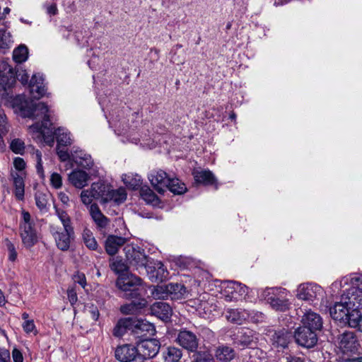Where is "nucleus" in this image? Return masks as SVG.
Listing matches in <instances>:
<instances>
[{
  "instance_id": "6ab92c4d",
  "label": "nucleus",
  "mask_w": 362,
  "mask_h": 362,
  "mask_svg": "<svg viewBox=\"0 0 362 362\" xmlns=\"http://www.w3.org/2000/svg\"><path fill=\"white\" fill-rule=\"evenodd\" d=\"M339 348L344 354L355 353L358 351L359 343L356 334L352 332L346 331L337 338Z\"/></svg>"
},
{
  "instance_id": "473e14b6",
  "label": "nucleus",
  "mask_w": 362,
  "mask_h": 362,
  "mask_svg": "<svg viewBox=\"0 0 362 362\" xmlns=\"http://www.w3.org/2000/svg\"><path fill=\"white\" fill-rule=\"evenodd\" d=\"M214 356L219 362H231L236 357V352L229 346L221 345L215 349Z\"/></svg>"
},
{
  "instance_id": "4468645a",
  "label": "nucleus",
  "mask_w": 362,
  "mask_h": 362,
  "mask_svg": "<svg viewBox=\"0 0 362 362\" xmlns=\"http://www.w3.org/2000/svg\"><path fill=\"white\" fill-rule=\"evenodd\" d=\"M230 338L233 344L240 349L251 348L256 344L254 332L245 327L236 329L230 335Z\"/></svg>"
},
{
  "instance_id": "4c0bfd02",
  "label": "nucleus",
  "mask_w": 362,
  "mask_h": 362,
  "mask_svg": "<svg viewBox=\"0 0 362 362\" xmlns=\"http://www.w3.org/2000/svg\"><path fill=\"white\" fill-rule=\"evenodd\" d=\"M3 99L6 100L8 103L9 105L12 107L14 112L23 117V95H17L15 97L12 95H9L8 93V95L2 98Z\"/></svg>"
},
{
  "instance_id": "69168bd1",
  "label": "nucleus",
  "mask_w": 362,
  "mask_h": 362,
  "mask_svg": "<svg viewBox=\"0 0 362 362\" xmlns=\"http://www.w3.org/2000/svg\"><path fill=\"white\" fill-rule=\"evenodd\" d=\"M88 312L89 313L91 318L94 321H97L98 320L99 316H100V313H99L98 308L96 305L91 304L88 308Z\"/></svg>"
},
{
  "instance_id": "603ef678",
  "label": "nucleus",
  "mask_w": 362,
  "mask_h": 362,
  "mask_svg": "<svg viewBox=\"0 0 362 362\" xmlns=\"http://www.w3.org/2000/svg\"><path fill=\"white\" fill-rule=\"evenodd\" d=\"M348 325L351 327L356 328L362 332V313L361 311L353 315Z\"/></svg>"
},
{
  "instance_id": "412c9836",
  "label": "nucleus",
  "mask_w": 362,
  "mask_h": 362,
  "mask_svg": "<svg viewBox=\"0 0 362 362\" xmlns=\"http://www.w3.org/2000/svg\"><path fill=\"white\" fill-rule=\"evenodd\" d=\"M31 98L39 100L47 95V87L45 83V77L42 74H34L28 83Z\"/></svg>"
},
{
  "instance_id": "f704fd0d",
  "label": "nucleus",
  "mask_w": 362,
  "mask_h": 362,
  "mask_svg": "<svg viewBox=\"0 0 362 362\" xmlns=\"http://www.w3.org/2000/svg\"><path fill=\"white\" fill-rule=\"evenodd\" d=\"M247 317H248V314H247L246 309H228L226 312V318L232 323L242 325L246 322Z\"/></svg>"
},
{
  "instance_id": "6e6d98bb",
  "label": "nucleus",
  "mask_w": 362,
  "mask_h": 362,
  "mask_svg": "<svg viewBox=\"0 0 362 362\" xmlns=\"http://www.w3.org/2000/svg\"><path fill=\"white\" fill-rule=\"evenodd\" d=\"M0 131L3 132H8V120L4 110L0 105Z\"/></svg>"
},
{
  "instance_id": "5701e85b",
  "label": "nucleus",
  "mask_w": 362,
  "mask_h": 362,
  "mask_svg": "<svg viewBox=\"0 0 362 362\" xmlns=\"http://www.w3.org/2000/svg\"><path fill=\"white\" fill-rule=\"evenodd\" d=\"M148 178L158 193L163 194L165 192L170 177L165 171L163 170H152L148 174Z\"/></svg>"
},
{
  "instance_id": "39448f33",
  "label": "nucleus",
  "mask_w": 362,
  "mask_h": 362,
  "mask_svg": "<svg viewBox=\"0 0 362 362\" xmlns=\"http://www.w3.org/2000/svg\"><path fill=\"white\" fill-rule=\"evenodd\" d=\"M288 296V291L282 287H267L262 293V298L272 310L281 313L291 308V303Z\"/></svg>"
},
{
  "instance_id": "c03bdc74",
  "label": "nucleus",
  "mask_w": 362,
  "mask_h": 362,
  "mask_svg": "<svg viewBox=\"0 0 362 362\" xmlns=\"http://www.w3.org/2000/svg\"><path fill=\"white\" fill-rule=\"evenodd\" d=\"M110 267L112 272H129V266L120 257H112Z\"/></svg>"
},
{
  "instance_id": "9b49d317",
  "label": "nucleus",
  "mask_w": 362,
  "mask_h": 362,
  "mask_svg": "<svg viewBox=\"0 0 362 362\" xmlns=\"http://www.w3.org/2000/svg\"><path fill=\"white\" fill-rule=\"evenodd\" d=\"M9 180L14 187L16 198L20 201L23 200V158H14Z\"/></svg>"
},
{
  "instance_id": "c85d7f7f",
  "label": "nucleus",
  "mask_w": 362,
  "mask_h": 362,
  "mask_svg": "<svg viewBox=\"0 0 362 362\" xmlns=\"http://www.w3.org/2000/svg\"><path fill=\"white\" fill-rule=\"evenodd\" d=\"M195 182L204 185H213L217 189L218 184L214 173L209 170H202L193 172Z\"/></svg>"
},
{
  "instance_id": "49530a36",
  "label": "nucleus",
  "mask_w": 362,
  "mask_h": 362,
  "mask_svg": "<svg viewBox=\"0 0 362 362\" xmlns=\"http://www.w3.org/2000/svg\"><path fill=\"white\" fill-rule=\"evenodd\" d=\"M12 43L11 35L5 29H0V49L2 53H6V50L10 48Z\"/></svg>"
},
{
  "instance_id": "a211bd4d",
  "label": "nucleus",
  "mask_w": 362,
  "mask_h": 362,
  "mask_svg": "<svg viewBox=\"0 0 362 362\" xmlns=\"http://www.w3.org/2000/svg\"><path fill=\"white\" fill-rule=\"evenodd\" d=\"M115 357L120 362H140L136 346L125 344L118 346L115 350Z\"/></svg>"
},
{
  "instance_id": "1a4fd4ad",
  "label": "nucleus",
  "mask_w": 362,
  "mask_h": 362,
  "mask_svg": "<svg viewBox=\"0 0 362 362\" xmlns=\"http://www.w3.org/2000/svg\"><path fill=\"white\" fill-rule=\"evenodd\" d=\"M16 83V73L5 61L0 63V96L4 98L8 95V91Z\"/></svg>"
},
{
  "instance_id": "393cba45",
  "label": "nucleus",
  "mask_w": 362,
  "mask_h": 362,
  "mask_svg": "<svg viewBox=\"0 0 362 362\" xmlns=\"http://www.w3.org/2000/svg\"><path fill=\"white\" fill-rule=\"evenodd\" d=\"M57 247L62 250L66 251L70 247L71 240L74 239V228H70V230L67 228H63V230H52Z\"/></svg>"
},
{
  "instance_id": "c756f323",
  "label": "nucleus",
  "mask_w": 362,
  "mask_h": 362,
  "mask_svg": "<svg viewBox=\"0 0 362 362\" xmlns=\"http://www.w3.org/2000/svg\"><path fill=\"white\" fill-rule=\"evenodd\" d=\"M127 241V238L115 235H109L105 242V248L107 253L110 255H115L119 249L123 246Z\"/></svg>"
},
{
  "instance_id": "e2e57ef3",
  "label": "nucleus",
  "mask_w": 362,
  "mask_h": 362,
  "mask_svg": "<svg viewBox=\"0 0 362 362\" xmlns=\"http://www.w3.org/2000/svg\"><path fill=\"white\" fill-rule=\"evenodd\" d=\"M63 147H56V152L61 161H66L71 159V156L69 155L66 150L62 148Z\"/></svg>"
},
{
  "instance_id": "37998d69",
  "label": "nucleus",
  "mask_w": 362,
  "mask_h": 362,
  "mask_svg": "<svg viewBox=\"0 0 362 362\" xmlns=\"http://www.w3.org/2000/svg\"><path fill=\"white\" fill-rule=\"evenodd\" d=\"M82 236L83 243L88 248L92 250H97L98 245L90 230L87 228L84 229Z\"/></svg>"
},
{
  "instance_id": "72a5a7b5",
  "label": "nucleus",
  "mask_w": 362,
  "mask_h": 362,
  "mask_svg": "<svg viewBox=\"0 0 362 362\" xmlns=\"http://www.w3.org/2000/svg\"><path fill=\"white\" fill-rule=\"evenodd\" d=\"M88 179V174L82 170H74L69 175L70 182L79 189L87 185Z\"/></svg>"
},
{
  "instance_id": "58836bf2",
  "label": "nucleus",
  "mask_w": 362,
  "mask_h": 362,
  "mask_svg": "<svg viewBox=\"0 0 362 362\" xmlns=\"http://www.w3.org/2000/svg\"><path fill=\"white\" fill-rule=\"evenodd\" d=\"M166 189H168L175 194H182L187 190L185 185L177 177L169 178V183H168V187H166Z\"/></svg>"
},
{
  "instance_id": "ddd939ff",
  "label": "nucleus",
  "mask_w": 362,
  "mask_h": 362,
  "mask_svg": "<svg viewBox=\"0 0 362 362\" xmlns=\"http://www.w3.org/2000/svg\"><path fill=\"white\" fill-rule=\"evenodd\" d=\"M136 349L141 358L140 362H145L157 356L160 349V342L156 339L148 338L137 341Z\"/></svg>"
},
{
  "instance_id": "20e7f679",
  "label": "nucleus",
  "mask_w": 362,
  "mask_h": 362,
  "mask_svg": "<svg viewBox=\"0 0 362 362\" xmlns=\"http://www.w3.org/2000/svg\"><path fill=\"white\" fill-rule=\"evenodd\" d=\"M128 263L136 269H146V272H168L160 261L154 260L146 256L140 247L127 245L124 247Z\"/></svg>"
},
{
  "instance_id": "a18cd8bd",
  "label": "nucleus",
  "mask_w": 362,
  "mask_h": 362,
  "mask_svg": "<svg viewBox=\"0 0 362 362\" xmlns=\"http://www.w3.org/2000/svg\"><path fill=\"white\" fill-rule=\"evenodd\" d=\"M247 314H248V317H247L246 322H248L258 324L265 322L267 319L266 315L260 311L247 310Z\"/></svg>"
},
{
  "instance_id": "680f3d73",
  "label": "nucleus",
  "mask_w": 362,
  "mask_h": 362,
  "mask_svg": "<svg viewBox=\"0 0 362 362\" xmlns=\"http://www.w3.org/2000/svg\"><path fill=\"white\" fill-rule=\"evenodd\" d=\"M13 59L17 64L23 62V45H19L13 52Z\"/></svg>"
},
{
  "instance_id": "423d86ee",
  "label": "nucleus",
  "mask_w": 362,
  "mask_h": 362,
  "mask_svg": "<svg viewBox=\"0 0 362 362\" xmlns=\"http://www.w3.org/2000/svg\"><path fill=\"white\" fill-rule=\"evenodd\" d=\"M57 141V146L67 147L72 144L71 132L65 127H60L55 129L53 125L48 128L44 127V130L35 140L36 142L45 143L46 145L52 147L54 144V139Z\"/></svg>"
},
{
  "instance_id": "0eeeda50",
  "label": "nucleus",
  "mask_w": 362,
  "mask_h": 362,
  "mask_svg": "<svg viewBox=\"0 0 362 362\" xmlns=\"http://www.w3.org/2000/svg\"><path fill=\"white\" fill-rule=\"evenodd\" d=\"M93 193L91 188L84 189L81 193V200L86 206H89L88 211L90 216L96 226V228L100 231H105L110 223V218L105 216L100 209L96 203H92L93 199Z\"/></svg>"
},
{
  "instance_id": "a878e982",
  "label": "nucleus",
  "mask_w": 362,
  "mask_h": 362,
  "mask_svg": "<svg viewBox=\"0 0 362 362\" xmlns=\"http://www.w3.org/2000/svg\"><path fill=\"white\" fill-rule=\"evenodd\" d=\"M150 312L152 315L165 322L170 320L173 314L170 305L163 301L153 303L150 307Z\"/></svg>"
},
{
  "instance_id": "052dcab7",
  "label": "nucleus",
  "mask_w": 362,
  "mask_h": 362,
  "mask_svg": "<svg viewBox=\"0 0 362 362\" xmlns=\"http://www.w3.org/2000/svg\"><path fill=\"white\" fill-rule=\"evenodd\" d=\"M67 297L71 305H74L78 301L77 293L75 286L67 289Z\"/></svg>"
},
{
  "instance_id": "09e8293b",
  "label": "nucleus",
  "mask_w": 362,
  "mask_h": 362,
  "mask_svg": "<svg viewBox=\"0 0 362 362\" xmlns=\"http://www.w3.org/2000/svg\"><path fill=\"white\" fill-rule=\"evenodd\" d=\"M122 321L124 322V325L127 329V332H130L131 334H134L135 329H136L137 325L140 323V320L137 319L135 317H128L122 318Z\"/></svg>"
},
{
  "instance_id": "aec40b11",
  "label": "nucleus",
  "mask_w": 362,
  "mask_h": 362,
  "mask_svg": "<svg viewBox=\"0 0 362 362\" xmlns=\"http://www.w3.org/2000/svg\"><path fill=\"white\" fill-rule=\"evenodd\" d=\"M352 313H354L345 305L341 297L340 301L335 302L329 308V314L332 319L344 325H349Z\"/></svg>"
},
{
  "instance_id": "f3484780",
  "label": "nucleus",
  "mask_w": 362,
  "mask_h": 362,
  "mask_svg": "<svg viewBox=\"0 0 362 362\" xmlns=\"http://www.w3.org/2000/svg\"><path fill=\"white\" fill-rule=\"evenodd\" d=\"M323 319L320 315L309 310L301 317L299 326L320 334L323 330Z\"/></svg>"
},
{
  "instance_id": "c9c22d12",
  "label": "nucleus",
  "mask_w": 362,
  "mask_h": 362,
  "mask_svg": "<svg viewBox=\"0 0 362 362\" xmlns=\"http://www.w3.org/2000/svg\"><path fill=\"white\" fill-rule=\"evenodd\" d=\"M161 351L165 362H179L182 356V351L174 346L165 347Z\"/></svg>"
},
{
  "instance_id": "13d9d810",
  "label": "nucleus",
  "mask_w": 362,
  "mask_h": 362,
  "mask_svg": "<svg viewBox=\"0 0 362 362\" xmlns=\"http://www.w3.org/2000/svg\"><path fill=\"white\" fill-rule=\"evenodd\" d=\"M72 279L74 281V284H78L82 288H85L86 286V279L84 273H76L73 275Z\"/></svg>"
},
{
  "instance_id": "8fccbe9b",
  "label": "nucleus",
  "mask_w": 362,
  "mask_h": 362,
  "mask_svg": "<svg viewBox=\"0 0 362 362\" xmlns=\"http://www.w3.org/2000/svg\"><path fill=\"white\" fill-rule=\"evenodd\" d=\"M24 332H26V334H33L35 336L38 333L34 321L33 320H28V314L26 313H24Z\"/></svg>"
},
{
  "instance_id": "864d4df0",
  "label": "nucleus",
  "mask_w": 362,
  "mask_h": 362,
  "mask_svg": "<svg viewBox=\"0 0 362 362\" xmlns=\"http://www.w3.org/2000/svg\"><path fill=\"white\" fill-rule=\"evenodd\" d=\"M85 35H83L82 32H76L75 39L77 45L81 47H84L88 45V39L90 38L89 33L85 31Z\"/></svg>"
},
{
  "instance_id": "4be33fe9",
  "label": "nucleus",
  "mask_w": 362,
  "mask_h": 362,
  "mask_svg": "<svg viewBox=\"0 0 362 362\" xmlns=\"http://www.w3.org/2000/svg\"><path fill=\"white\" fill-rule=\"evenodd\" d=\"M322 292V287L317 284L313 283L302 284L297 288L296 297L299 300L313 301Z\"/></svg>"
},
{
  "instance_id": "3c124183",
  "label": "nucleus",
  "mask_w": 362,
  "mask_h": 362,
  "mask_svg": "<svg viewBox=\"0 0 362 362\" xmlns=\"http://www.w3.org/2000/svg\"><path fill=\"white\" fill-rule=\"evenodd\" d=\"M124 182L128 187L133 190H136L142 187L141 176L137 175L134 177H128L127 178L124 179Z\"/></svg>"
},
{
  "instance_id": "bb28decb",
  "label": "nucleus",
  "mask_w": 362,
  "mask_h": 362,
  "mask_svg": "<svg viewBox=\"0 0 362 362\" xmlns=\"http://www.w3.org/2000/svg\"><path fill=\"white\" fill-rule=\"evenodd\" d=\"M177 268L182 270L200 269L206 272L205 264L200 261H197L189 257L180 256L175 257L173 260Z\"/></svg>"
},
{
  "instance_id": "5fc2aeb1",
  "label": "nucleus",
  "mask_w": 362,
  "mask_h": 362,
  "mask_svg": "<svg viewBox=\"0 0 362 362\" xmlns=\"http://www.w3.org/2000/svg\"><path fill=\"white\" fill-rule=\"evenodd\" d=\"M124 322L122 319L119 320L115 327L113 329L112 334L116 337H121L127 333V329L124 325Z\"/></svg>"
},
{
  "instance_id": "e433bc0d",
  "label": "nucleus",
  "mask_w": 362,
  "mask_h": 362,
  "mask_svg": "<svg viewBox=\"0 0 362 362\" xmlns=\"http://www.w3.org/2000/svg\"><path fill=\"white\" fill-rule=\"evenodd\" d=\"M127 194L125 188L119 187L117 189H110V193L107 197V203L113 202L115 205H119L125 202Z\"/></svg>"
},
{
  "instance_id": "338daca9",
  "label": "nucleus",
  "mask_w": 362,
  "mask_h": 362,
  "mask_svg": "<svg viewBox=\"0 0 362 362\" xmlns=\"http://www.w3.org/2000/svg\"><path fill=\"white\" fill-rule=\"evenodd\" d=\"M10 352L8 349L0 348V362H10Z\"/></svg>"
},
{
  "instance_id": "bf43d9fd",
  "label": "nucleus",
  "mask_w": 362,
  "mask_h": 362,
  "mask_svg": "<svg viewBox=\"0 0 362 362\" xmlns=\"http://www.w3.org/2000/svg\"><path fill=\"white\" fill-rule=\"evenodd\" d=\"M50 182L55 189L60 188L62 185V176L57 173H53L50 177Z\"/></svg>"
},
{
  "instance_id": "6e6552de",
  "label": "nucleus",
  "mask_w": 362,
  "mask_h": 362,
  "mask_svg": "<svg viewBox=\"0 0 362 362\" xmlns=\"http://www.w3.org/2000/svg\"><path fill=\"white\" fill-rule=\"evenodd\" d=\"M187 293L186 287L179 283H169L154 286L152 294L157 299L181 300Z\"/></svg>"
},
{
  "instance_id": "4d7b16f0",
  "label": "nucleus",
  "mask_w": 362,
  "mask_h": 362,
  "mask_svg": "<svg viewBox=\"0 0 362 362\" xmlns=\"http://www.w3.org/2000/svg\"><path fill=\"white\" fill-rule=\"evenodd\" d=\"M10 148L15 153L23 154L21 152L23 150V141L19 139H13L10 144Z\"/></svg>"
},
{
  "instance_id": "79ce46f5",
  "label": "nucleus",
  "mask_w": 362,
  "mask_h": 362,
  "mask_svg": "<svg viewBox=\"0 0 362 362\" xmlns=\"http://www.w3.org/2000/svg\"><path fill=\"white\" fill-rule=\"evenodd\" d=\"M35 204L39 210L46 213L49 210L47 194L37 191L35 194Z\"/></svg>"
},
{
  "instance_id": "2f4dec72",
  "label": "nucleus",
  "mask_w": 362,
  "mask_h": 362,
  "mask_svg": "<svg viewBox=\"0 0 362 362\" xmlns=\"http://www.w3.org/2000/svg\"><path fill=\"white\" fill-rule=\"evenodd\" d=\"M155 332L156 329L152 323L140 320V323L137 325L136 329H135L134 335L136 338L139 339V341H141L150 338Z\"/></svg>"
},
{
  "instance_id": "f257e3e1",
  "label": "nucleus",
  "mask_w": 362,
  "mask_h": 362,
  "mask_svg": "<svg viewBox=\"0 0 362 362\" xmlns=\"http://www.w3.org/2000/svg\"><path fill=\"white\" fill-rule=\"evenodd\" d=\"M116 287L124 292L123 298L131 300L121 305L120 312L124 315L136 314L147 305L144 298L145 291L140 288L142 279L134 273H117Z\"/></svg>"
},
{
  "instance_id": "2eb2a0df",
  "label": "nucleus",
  "mask_w": 362,
  "mask_h": 362,
  "mask_svg": "<svg viewBox=\"0 0 362 362\" xmlns=\"http://www.w3.org/2000/svg\"><path fill=\"white\" fill-rule=\"evenodd\" d=\"M175 341L180 346L189 352L193 353L199 347V339L197 335L186 328L179 330Z\"/></svg>"
},
{
  "instance_id": "de8ad7c7",
  "label": "nucleus",
  "mask_w": 362,
  "mask_h": 362,
  "mask_svg": "<svg viewBox=\"0 0 362 362\" xmlns=\"http://www.w3.org/2000/svg\"><path fill=\"white\" fill-rule=\"evenodd\" d=\"M55 214L60 220L61 223L63 225V228H73L71 226V221L70 216L68 215L66 211L63 209L57 208L56 206H54Z\"/></svg>"
},
{
  "instance_id": "9d476101",
  "label": "nucleus",
  "mask_w": 362,
  "mask_h": 362,
  "mask_svg": "<svg viewBox=\"0 0 362 362\" xmlns=\"http://www.w3.org/2000/svg\"><path fill=\"white\" fill-rule=\"evenodd\" d=\"M320 334L298 326L293 332V338L296 344L302 348L311 349L315 348L318 342Z\"/></svg>"
},
{
  "instance_id": "7ed1b4c3",
  "label": "nucleus",
  "mask_w": 362,
  "mask_h": 362,
  "mask_svg": "<svg viewBox=\"0 0 362 362\" xmlns=\"http://www.w3.org/2000/svg\"><path fill=\"white\" fill-rule=\"evenodd\" d=\"M48 111V106L45 103L28 101L24 98V117L40 120L29 127V132L34 140L42 134L45 127L52 126Z\"/></svg>"
},
{
  "instance_id": "dca6fc26",
  "label": "nucleus",
  "mask_w": 362,
  "mask_h": 362,
  "mask_svg": "<svg viewBox=\"0 0 362 362\" xmlns=\"http://www.w3.org/2000/svg\"><path fill=\"white\" fill-rule=\"evenodd\" d=\"M344 303L351 312L354 313H358L362 309V288L358 287H352L341 296Z\"/></svg>"
},
{
  "instance_id": "b1692460",
  "label": "nucleus",
  "mask_w": 362,
  "mask_h": 362,
  "mask_svg": "<svg viewBox=\"0 0 362 362\" xmlns=\"http://www.w3.org/2000/svg\"><path fill=\"white\" fill-rule=\"evenodd\" d=\"M292 337L293 335H292L291 331L288 329L281 328L274 332L270 340L274 348L285 349L288 348Z\"/></svg>"
},
{
  "instance_id": "7c9ffc66",
  "label": "nucleus",
  "mask_w": 362,
  "mask_h": 362,
  "mask_svg": "<svg viewBox=\"0 0 362 362\" xmlns=\"http://www.w3.org/2000/svg\"><path fill=\"white\" fill-rule=\"evenodd\" d=\"M71 160L78 165L86 170H93L94 162L90 155L83 151H75L71 154Z\"/></svg>"
},
{
  "instance_id": "cd10ccee",
  "label": "nucleus",
  "mask_w": 362,
  "mask_h": 362,
  "mask_svg": "<svg viewBox=\"0 0 362 362\" xmlns=\"http://www.w3.org/2000/svg\"><path fill=\"white\" fill-rule=\"evenodd\" d=\"M110 187L111 185L104 181H98L92 183L90 188L93 193L94 199H100L102 204H107Z\"/></svg>"
},
{
  "instance_id": "0e129e2a",
  "label": "nucleus",
  "mask_w": 362,
  "mask_h": 362,
  "mask_svg": "<svg viewBox=\"0 0 362 362\" xmlns=\"http://www.w3.org/2000/svg\"><path fill=\"white\" fill-rule=\"evenodd\" d=\"M6 244L7 249L8 250L9 255H8V259L11 262H14L17 257V253L16 251V248L13 245V244L10 242L8 240H6Z\"/></svg>"
},
{
  "instance_id": "ea45409f",
  "label": "nucleus",
  "mask_w": 362,
  "mask_h": 362,
  "mask_svg": "<svg viewBox=\"0 0 362 362\" xmlns=\"http://www.w3.org/2000/svg\"><path fill=\"white\" fill-rule=\"evenodd\" d=\"M140 196L147 204H156L158 201V196L147 185L141 187Z\"/></svg>"
},
{
  "instance_id": "774afa93",
  "label": "nucleus",
  "mask_w": 362,
  "mask_h": 362,
  "mask_svg": "<svg viewBox=\"0 0 362 362\" xmlns=\"http://www.w3.org/2000/svg\"><path fill=\"white\" fill-rule=\"evenodd\" d=\"M285 362H305V358L304 357L288 354L285 357Z\"/></svg>"
},
{
  "instance_id": "f03ea898",
  "label": "nucleus",
  "mask_w": 362,
  "mask_h": 362,
  "mask_svg": "<svg viewBox=\"0 0 362 362\" xmlns=\"http://www.w3.org/2000/svg\"><path fill=\"white\" fill-rule=\"evenodd\" d=\"M116 287L124 292L123 298L131 300L121 305L120 312L124 315L136 314L147 305L144 298L145 291L140 288L142 279L134 273H117Z\"/></svg>"
},
{
  "instance_id": "f8f14e48",
  "label": "nucleus",
  "mask_w": 362,
  "mask_h": 362,
  "mask_svg": "<svg viewBox=\"0 0 362 362\" xmlns=\"http://www.w3.org/2000/svg\"><path fill=\"white\" fill-rule=\"evenodd\" d=\"M40 238V228L31 221L30 214L24 211V247L30 248L38 243Z\"/></svg>"
},
{
  "instance_id": "a19ab883",
  "label": "nucleus",
  "mask_w": 362,
  "mask_h": 362,
  "mask_svg": "<svg viewBox=\"0 0 362 362\" xmlns=\"http://www.w3.org/2000/svg\"><path fill=\"white\" fill-rule=\"evenodd\" d=\"M191 362H216L209 351H195L193 352Z\"/></svg>"
}]
</instances>
